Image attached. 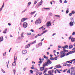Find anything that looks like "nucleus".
I'll use <instances>...</instances> for the list:
<instances>
[{
    "instance_id": "nucleus-25",
    "label": "nucleus",
    "mask_w": 75,
    "mask_h": 75,
    "mask_svg": "<svg viewBox=\"0 0 75 75\" xmlns=\"http://www.w3.org/2000/svg\"><path fill=\"white\" fill-rule=\"evenodd\" d=\"M35 13V11H34V12H32L30 14L31 15H32L33 14H34V13Z\"/></svg>"
},
{
    "instance_id": "nucleus-55",
    "label": "nucleus",
    "mask_w": 75,
    "mask_h": 75,
    "mask_svg": "<svg viewBox=\"0 0 75 75\" xmlns=\"http://www.w3.org/2000/svg\"><path fill=\"white\" fill-rule=\"evenodd\" d=\"M42 30L43 31L44 30H45V28H42Z\"/></svg>"
},
{
    "instance_id": "nucleus-61",
    "label": "nucleus",
    "mask_w": 75,
    "mask_h": 75,
    "mask_svg": "<svg viewBox=\"0 0 75 75\" xmlns=\"http://www.w3.org/2000/svg\"><path fill=\"white\" fill-rule=\"evenodd\" d=\"M52 68H53V67H50L49 69H52Z\"/></svg>"
},
{
    "instance_id": "nucleus-20",
    "label": "nucleus",
    "mask_w": 75,
    "mask_h": 75,
    "mask_svg": "<svg viewBox=\"0 0 75 75\" xmlns=\"http://www.w3.org/2000/svg\"><path fill=\"white\" fill-rule=\"evenodd\" d=\"M44 58L45 59H46L47 60H48V57H47V56H45V55L44 56Z\"/></svg>"
},
{
    "instance_id": "nucleus-21",
    "label": "nucleus",
    "mask_w": 75,
    "mask_h": 75,
    "mask_svg": "<svg viewBox=\"0 0 75 75\" xmlns=\"http://www.w3.org/2000/svg\"><path fill=\"white\" fill-rule=\"evenodd\" d=\"M61 67H62L61 66H59L58 65L56 66V67L57 68H61Z\"/></svg>"
},
{
    "instance_id": "nucleus-14",
    "label": "nucleus",
    "mask_w": 75,
    "mask_h": 75,
    "mask_svg": "<svg viewBox=\"0 0 75 75\" xmlns=\"http://www.w3.org/2000/svg\"><path fill=\"white\" fill-rule=\"evenodd\" d=\"M25 20H26V19L25 18H23L21 20V22H24V21H25Z\"/></svg>"
},
{
    "instance_id": "nucleus-3",
    "label": "nucleus",
    "mask_w": 75,
    "mask_h": 75,
    "mask_svg": "<svg viewBox=\"0 0 75 75\" xmlns=\"http://www.w3.org/2000/svg\"><path fill=\"white\" fill-rule=\"evenodd\" d=\"M17 61V56H16V55L14 56V62L12 64V65L13 66H15L16 65V62Z\"/></svg>"
},
{
    "instance_id": "nucleus-13",
    "label": "nucleus",
    "mask_w": 75,
    "mask_h": 75,
    "mask_svg": "<svg viewBox=\"0 0 75 75\" xmlns=\"http://www.w3.org/2000/svg\"><path fill=\"white\" fill-rule=\"evenodd\" d=\"M42 0H41L40 2L39 3V5H38V6H41L42 4Z\"/></svg>"
},
{
    "instance_id": "nucleus-37",
    "label": "nucleus",
    "mask_w": 75,
    "mask_h": 75,
    "mask_svg": "<svg viewBox=\"0 0 75 75\" xmlns=\"http://www.w3.org/2000/svg\"><path fill=\"white\" fill-rule=\"evenodd\" d=\"M54 60H55L56 61L57 60V59H58L57 58V57H54Z\"/></svg>"
},
{
    "instance_id": "nucleus-26",
    "label": "nucleus",
    "mask_w": 75,
    "mask_h": 75,
    "mask_svg": "<svg viewBox=\"0 0 75 75\" xmlns=\"http://www.w3.org/2000/svg\"><path fill=\"white\" fill-rule=\"evenodd\" d=\"M69 54H70V52H69L67 53L66 54V56H67V55H69Z\"/></svg>"
},
{
    "instance_id": "nucleus-35",
    "label": "nucleus",
    "mask_w": 75,
    "mask_h": 75,
    "mask_svg": "<svg viewBox=\"0 0 75 75\" xmlns=\"http://www.w3.org/2000/svg\"><path fill=\"white\" fill-rule=\"evenodd\" d=\"M42 33H41V34H38L37 35H38V36H41V35H42Z\"/></svg>"
},
{
    "instance_id": "nucleus-17",
    "label": "nucleus",
    "mask_w": 75,
    "mask_h": 75,
    "mask_svg": "<svg viewBox=\"0 0 75 75\" xmlns=\"http://www.w3.org/2000/svg\"><path fill=\"white\" fill-rule=\"evenodd\" d=\"M7 31V29H5L3 32V33L6 34V32Z\"/></svg>"
},
{
    "instance_id": "nucleus-64",
    "label": "nucleus",
    "mask_w": 75,
    "mask_h": 75,
    "mask_svg": "<svg viewBox=\"0 0 75 75\" xmlns=\"http://www.w3.org/2000/svg\"><path fill=\"white\" fill-rule=\"evenodd\" d=\"M8 25L9 26H10V25H11V24H10V23H8Z\"/></svg>"
},
{
    "instance_id": "nucleus-33",
    "label": "nucleus",
    "mask_w": 75,
    "mask_h": 75,
    "mask_svg": "<svg viewBox=\"0 0 75 75\" xmlns=\"http://www.w3.org/2000/svg\"><path fill=\"white\" fill-rule=\"evenodd\" d=\"M50 59H51V60H54V59L53 57H50Z\"/></svg>"
},
{
    "instance_id": "nucleus-16",
    "label": "nucleus",
    "mask_w": 75,
    "mask_h": 75,
    "mask_svg": "<svg viewBox=\"0 0 75 75\" xmlns=\"http://www.w3.org/2000/svg\"><path fill=\"white\" fill-rule=\"evenodd\" d=\"M71 41H72V42H74V41H75V38H72L71 39Z\"/></svg>"
},
{
    "instance_id": "nucleus-58",
    "label": "nucleus",
    "mask_w": 75,
    "mask_h": 75,
    "mask_svg": "<svg viewBox=\"0 0 75 75\" xmlns=\"http://www.w3.org/2000/svg\"><path fill=\"white\" fill-rule=\"evenodd\" d=\"M39 62L40 64H41V63H42V61H41V60H40Z\"/></svg>"
},
{
    "instance_id": "nucleus-53",
    "label": "nucleus",
    "mask_w": 75,
    "mask_h": 75,
    "mask_svg": "<svg viewBox=\"0 0 75 75\" xmlns=\"http://www.w3.org/2000/svg\"><path fill=\"white\" fill-rule=\"evenodd\" d=\"M75 11H72V12H71V13L72 14H75Z\"/></svg>"
},
{
    "instance_id": "nucleus-54",
    "label": "nucleus",
    "mask_w": 75,
    "mask_h": 75,
    "mask_svg": "<svg viewBox=\"0 0 75 75\" xmlns=\"http://www.w3.org/2000/svg\"><path fill=\"white\" fill-rule=\"evenodd\" d=\"M49 16H52V13H49Z\"/></svg>"
},
{
    "instance_id": "nucleus-32",
    "label": "nucleus",
    "mask_w": 75,
    "mask_h": 75,
    "mask_svg": "<svg viewBox=\"0 0 75 75\" xmlns=\"http://www.w3.org/2000/svg\"><path fill=\"white\" fill-rule=\"evenodd\" d=\"M30 73H31V74H32V73H33V71L32 70H30Z\"/></svg>"
},
{
    "instance_id": "nucleus-5",
    "label": "nucleus",
    "mask_w": 75,
    "mask_h": 75,
    "mask_svg": "<svg viewBox=\"0 0 75 75\" xmlns=\"http://www.w3.org/2000/svg\"><path fill=\"white\" fill-rule=\"evenodd\" d=\"M28 26V23L26 22H24L23 23V27L24 28H25L27 27Z\"/></svg>"
},
{
    "instance_id": "nucleus-48",
    "label": "nucleus",
    "mask_w": 75,
    "mask_h": 75,
    "mask_svg": "<svg viewBox=\"0 0 75 75\" xmlns=\"http://www.w3.org/2000/svg\"><path fill=\"white\" fill-rule=\"evenodd\" d=\"M69 12V11L67 10V11H66V14H68V13Z\"/></svg>"
},
{
    "instance_id": "nucleus-12",
    "label": "nucleus",
    "mask_w": 75,
    "mask_h": 75,
    "mask_svg": "<svg viewBox=\"0 0 75 75\" xmlns=\"http://www.w3.org/2000/svg\"><path fill=\"white\" fill-rule=\"evenodd\" d=\"M30 44H31V43L28 44V45L26 46L25 48H29V47H30Z\"/></svg>"
},
{
    "instance_id": "nucleus-23",
    "label": "nucleus",
    "mask_w": 75,
    "mask_h": 75,
    "mask_svg": "<svg viewBox=\"0 0 75 75\" xmlns=\"http://www.w3.org/2000/svg\"><path fill=\"white\" fill-rule=\"evenodd\" d=\"M38 45L39 46H41L42 45V43H40L38 44Z\"/></svg>"
},
{
    "instance_id": "nucleus-30",
    "label": "nucleus",
    "mask_w": 75,
    "mask_h": 75,
    "mask_svg": "<svg viewBox=\"0 0 75 75\" xmlns=\"http://www.w3.org/2000/svg\"><path fill=\"white\" fill-rule=\"evenodd\" d=\"M67 73H69V74H70L71 73V71L70 70H68L67 72Z\"/></svg>"
},
{
    "instance_id": "nucleus-57",
    "label": "nucleus",
    "mask_w": 75,
    "mask_h": 75,
    "mask_svg": "<svg viewBox=\"0 0 75 75\" xmlns=\"http://www.w3.org/2000/svg\"><path fill=\"white\" fill-rule=\"evenodd\" d=\"M75 32H74L73 33H72V35H75Z\"/></svg>"
},
{
    "instance_id": "nucleus-47",
    "label": "nucleus",
    "mask_w": 75,
    "mask_h": 75,
    "mask_svg": "<svg viewBox=\"0 0 75 75\" xmlns=\"http://www.w3.org/2000/svg\"><path fill=\"white\" fill-rule=\"evenodd\" d=\"M16 71H15V69H14L13 70V72L14 73V75H15V74L16 73Z\"/></svg>"
},
{
    "instance_id": "nucleus-6",
    "label": "nucleus",
    "mask_w": 75,
    "mask_h": 75,
    "mask_svg": "<svg viewBox=\"0 0 75 75\" xmlns=\"http://www.w3.org/2000/svg\"><path fill=\"white\" fill-rule=\"evenodd\" d=\"M46 25H47V27H49V26H51V22H48L46 24Z\"/></svg>"
},
{
    "instance_id": "nucleus-43",
    "label": "nucleus",
    "mask_w": 75,
    "mask_h": 75,
    "mask_svg": "<svg viewBox=\"0 0 75 75\" xmlns=\"http://www.w3.org/2000/svg\"><path fill=\"white\" fill-rule=\"evenodd\" d=\"M37 3V1H35V2L34 3V4H36Z\"/></svg>"
},
{
    "instance_id": "nucleus-51",
    "label": "nucleus",
    "mask_w": 75,
    "mask_h": 75,
    "mask_svg": "<svg viewBox=\"0 0 75 75\" xmlns=\"http://www.w3.org/2000/svg\"><path fill=\"white\" fill-rule=\"evenodd\" d=\"M71 37H72V36H70V37H69V40H71Z\"/></svg>"
},
{
    "instance_id": "nucleus-18",
    "label": "nucleus",
    "mask_w": 75,
    "mask_h": 75,
    "mask_svg": "<svg viewBox=\"0 0 75 75\" xmlns=\"http://www.w3.org/2000/svg\"><path fill=\"white\" fill-rule=\"evenodd\" d=\"M73 48V45H70L69 46V49H71Z\"/></svg>"
},
{
    "instance_id": "nucleus-49",
    "label": "nucleus",
    "mask_w": 75,
    "mask_h": 75,
    "mask_svg": "<svg viewBox=\"0 0 75 75\" xmlns=\"http://www.w3.org/2000/svg\"><path fill=\"white\" fill-rule=\"evenodd\" d=\"M59 1L60 3H62V0H60Z\"/></svg>"
},
{
    "instance_id": "nucleus-38",
    "label": "nucleus",
    "mask_w": 75,
    "mask_h": 75,
    "mask_svg": "<svg viewBox=\"0 0 75 75\" xmlns=\"http://www.w3.org/2000/svg\"><path fill=\"white\" fill-rule=\"evenodd\" d=\"M67 66L69 67H70V66L71 65V64H66Z\"/></svg>"
},
{
    "instance_id": "nucleus-2",
    "label": "nucleus",
    "mask_w": 75,
    "mask_h": 75,
    "mask_svg": "<svg viewBox=\"0 0 75 75\" xmlns=\"http://www.w3.org/2000/svg\"><path fill=\"white\" fill-rule=\"evenodd\" d=\"M52 64V62L50 60H47V62H45L43 66H48L49 65H51Z\"/></svg>"
},
{
    "instance_id": "nucleus-59",
    "label": "nucleus",
    "mask_w": 75,
    "mask_h": 75,
    "mask_svg": "<svg viewBox=\"0 0 75 75\" xmlns=\"http://www.w3.org/2000/svg\"><path fill=\"white\" fill-rule=\"evenodd\" d=\"M36 75H38V74H39V72H37L36 73Z\"/></svg>"
},
{
    "instance_id": "nucleus-8",
    "label": "nucleus",
    "mask_w": 75,
    "mask_h": 75,
    "mask_svg": "<svg viewBox=\"0 0 75 75\" xmlns=\"http://www.w3.org/2000/svg\"><path fill=\"white\" fill-rule=\"evenodd\" d=\"M74 22L71 21L69 23V25L70 27H72L74 25Z\"/></svg>"
},
{
    "instance_id": "nucleus-34",
    "label": "nucleus",
    "mask_w": 75,
    "mask_h": 75,
    "mask_svg": "<svg viewBox=\"0 0 75 75\" xmlns=\"http://www.w3.org/2000/svg\"><path fill=\"white\" fill-rule=\"evenodd\" d=\"M6 52H5L3 54L4 57L6 56Z\"/></svg>"
},
{
    "instance_id": "nucleus-40",
    "label": "nucleus",
    "mask_w": 75,
    "mask_h": 75,
    "mask_svg": "<svg viewBox=\"0 0 75 75\" xmlns=\"http://www.w3.org/2000/svg\"><path fill=\"white\" fill-rule=\"evenodd\" d=\"M9 62H10V61L9 60V61H8V64H7V68H8V64L9 63Z\"/></svg>"
},
{
    "instance_id": "nucleus-63",
    "label": "nucleus",
    "mask_w": 75,
    "mask_h": 75,
    "mask_svg": "<svg viewBox=\"0 0 75 75\" xmlns=\"http://www.w3.org/2000/svg\"><path fill=\"white\" fill-rule=\"evenodd\" d=\"M38 37V35H37L35 36V38H37Z\"/></svg>"
},
{
    "instance_id": "nucleus-19",
    "label": "nucleus",
    "mask_w": 75,
    "mask_h": 75,
    "mask_svg": "<svg viewBox=\"0 0 75 75\" xmlns=\"http://www.w3.org/2000/svg\"><path fill=\"white\" fill-rule=\"evenodd\" d=\"M71 72H74V67H71Z\"/></svg>"
},
{
    "instance_id": "nucleus-44",
    "label": "nucleus",
    "mask_w": 75,
    "mask_h": 75,
    "mask_svg": "<svg viewBox=\"0 0 75 75\" xmlns=\"http://www.w3.org/2000/svg\"><path fill=\"white\" fill-rule=\"evenodd\" d=\"M27 34H28V35H31V33H28Z\"/></svg>"
},
{
    "instance_id": "nucleus-41",
    "label": "nucleus",
    "mask_w": 75,
    "mask_h": 75,
    "mask_svg": "<svg viewBox=\"0 0 75 75\" xmlns=\"http://www.w3.org/2000/svg\"><path fill=\"white\" fill-rule=\"evenodd\" d=\"M31 4V2H29L28 3V6H30Z\"/></svg>"
},
{
    "instance_id": "nucleus-31",
    "label": "nucleus",
    "mask_w": 75,
    "mask_h": 75,
    "mask_svg": "<svg viewBox=\"0 0 75 75\" xmlns=\"http://www.w3.org/2000/svg\"><path fill=\"white\" fill-rule=\"evenodd\" d=\"M1 69L3 73H6V72H5V71H4L3 69Z\"/></svg>"
},
{
    "instance_id": "nucleus-52",
    "label": "nucleus",
    "mask_w": 75,
    "mask_h": 75,
    "mask_svg": "<svg viewBox=\"0 0 75 75\" xmlns=\"http://www.w3.org/2000/svg\"><path fill=\"white\" fill-rule=\"evenodd\" d=\"M31 69H34V67H32L30 68Z\"/></svg>"
},
{
    "instance_id": "nucleus-56",
    "label": "nucleus",
    "mask_w": 75,
    "mask_h": 75,
    "mask_svg": "<svg viewBox=\"0 0 75 75\" xmlns=\"http://www.w3.org/2000/svg\"><path fill=\"white\" fill-rule=\"evenodd\" d=\"M65 64H63L64 67H66V66H67V64L65 63Z\"/></svg>"
},
{
    "instance_id": "nucleus-15",
    "label": "nucleus",
    "mask_w": 75,
    "mask_h": 75,
    "mask_svg": "<svg viewBox=\"0 0 75 75\" xmlns=\"http://www.w3.org/2000/svg\"><path fill=\"white\" fill-rule=\"evenodd\" d=\"M0 42H1V41H3V36L1 37L0 38Z\"/></svg>"
},
{
    "instance_id": "nucleus-45",
    "label": "nucleus",
    "mask_w": 75,
    "mask_h": 75,
    "mask_svg": "<svg viewBox=\"0 0 75 75\" xmlns=\"http://www.w3.org/2000/svg\"><path fill=\"white\" fill-rule=\"evenodd\" d=\"M4 3H3L1 7H2V8H3V7H4Z\"/></svg>"
},
{
    "instance_id": "nucleus-60",
    "label": "nucleus",
    "mask_w": 75,
    "mask_h": 75,
    "mask_svg": "<svg viewBox=\"0 0 75 75\" xmlns=\"http://www.w3.org/2000/svg\"><path fill=\"white\" fill-rule=\"evenodd\" d=\"M64 3H68V1H64Z\"/></svg>"
},
{
    "instance_id": "nucleus-50",
    "label": "nucleus",
    "mask_w": 75,
    "mask_h": 75,
    "mask_svg": "<svg viewBox=\"0 0 75 75\" xmlns=\"http://www.w3.org/2000/svg\"><path fill=\"white\" fill-rule=\"evenodd\" d=\"M71 21H73V20H74V18H71Z\"/></svg>"
},
{
    "instance_id": "nucleus-29",
    "label": "nucleus",
    "mask_w": 75,
    "mask_h": 75,
    "mask_svg": "<svg viewBox=\"0 0 75 75\" xmlns=\"http://www.w3.org/2000/svg\"><path fill=\"white\" fill-rule=\"evenodd\" d=\"M35 43H36V40H35L34 41L32 42V44H35Z\"/></svg>"
},
{
    "instance_id": "nucleus-62",
    "label": "nucleus",
    "mask_w": 75,
    "mask_h": 75,
    "mask_svg": "<svg viewBox=\"0 0 75 75\" xmlns=\"http://www.w3.org/2000/svg\"><path fill=\"white\" fill-rule=\"evenodd\" d=\"M58 48H62V47L60 46H58Z\"/></svg>"
},
{
    "instance_id": "nucleus-4",
    "label": "nucleus",
    "mask_w": 75,
    "mask_h": 75,
    "mask_svg": "<svg viewBox=\"0 0 75 75\" xmlns=\"http://www.w3.org/2000/svg\"><path fill=\"white\" fill-rule=\"evenodd\" d=\"M41 23V19L40 18H38L35 22V24L36 25H37V24H40Z\"/></svg>"
},
{
    "instance_id": "nucleus-28",
    "label": "nucleus",
    "mask_w": 75,
    "mask_h": 75,
    "mask_svg": "<svg viewBox=\"0 0 75 75\" xmlns=\"http://www.w3.org/2000/svg\"><path fill=\"white\" fill-rule=\"evenodd\" d=\"M47 32V30H46L45 31H43V33H42V35L43 34H44V33H45Z\"/></svg>"
},
{
    "instance_id": "nucleus-42",
    "label": "nucleus",
    "mask_w": 75,
    "mask_h": 75,
    "mask_svg": "<svg viewBox=\"0 0 75 75\" xmlns=\"http://www.w3.org/2000/svg\"><path fill=\"white\" fill-rule=\"evenodd\" d=\"M72 15V13H70L69 14V16H71Z\"/></svg>"
},
{
    "instance_id": "nucleus-36",
    "label": "nucleus",
    "mask_w": 75,
    "mask_h": 75,
    "mask_svg": "<svg viewBox=\"0 0 75 75\" xmlns=\"http://www.w3.org/2000/svg\"><path fill=\"white\" fill-rule=\"evenodd\" d=\"M27 9H25L23 11H22V13H24V12H25V11H27Z\"/></svg>"
},
{
    "instance_id": "nucleus-1",
    "label": "nucleus",
    "mask_w": 75,
    "mask_h": 75,
    "mask_svg": "<svg viewBox=\"0 0 75 75\" xmlns=\"http://www.w3.org/2000/svg\"><path fill=\"white\" fill-rule=\"evenodd\" d=\"M64 51H62L61 52V55L60 56V57L61 58H63V57H65V55L66 54H65V52H68V50H67L64 49H63Z\"/></svg>"
},
{
    "instance_id": "nucleus-22",
    "label": "nucleus",
    "mask_w": 75,
    "mask_h": 75,
    "mask_svg": "<svg viewBox=\"0 0 75 75\" xmlns=\"http://www.w3.org/2000/svg\"><path fill=\"white\" fill-rule=\"evenodd\" d=\"M69 52H70V54H73L74 52L73 51H71Z\"/></svg>"
},
{
    "instance_id": "nucleus-24",
    "label": "nucleus",
    "mask_w": 75,
    "mask_h": 75,
    "mask_svg": "<svg viewBox=\"0 0 75 75\" xmlns=\"http://www.w3.org/2000/svg\"><path fill=\"white\" fill-rule=\"evenodd\" d=\"M64 48H68L69 47H68V46L67 45H66L64 46Z\"/></svg>"
},
{
    "instance_id": "nucleus-27",
    "label": "nucleus",
    "mask_w": 75,
    "mask_h": 75,
    "mask_svg": "<svg viewBox=\"0 0 75 75\" xmlns=\"http://www.w3.org/2000/svg\"><path fill=\"white\" fill-rule=\"evenodd\" d=\"M45 70L44 71V73H45V72H47V71L48 70V69L47 68L45 69Z\"/></svg>"
},
{
    "instance_id": "nucleus-10",
    "label": "nucleus",
    "mask_w": 75,
    "mask_h": 75,
    "mask_svg": "<svg viewBox=\"0 0 75 75\" xmlns=\"http://www.w3.org/2000/svg\"><path fill=\"white\" fill-rule=\"evenodd\" d=\"M27 52V50H23L22 51V53L23 54H26Z\"/></svg>"
},
{
    "instance_id": "nucleus-11",
    "label": "nucleus",
    "mask_w": 75,
    "mask_h": 75,
    "mask_svg": "<svg viewBox=\"0 0 75 75\" xmlns=\"http://www.w3.org/2000/svg\"><path fill=\"white\" fill-rule=\"evenodd\" d=\"M24 32H22V33L21 34V38H24V36L23 35H24Z\"/></svg>"
},
{
    "instance_id": "nucleus-7",
    "label": "nucleus",
    "mask_w": 75,
    "mask_h": 75,
    "mask_svg": "<svg viewBox=\"0 0 75 75\" xmlns=\"http://www.w3.org/2000/svg\"><path fill=\"white\" fill-rule=\"evenodd\" d=\"M48 74H52L54 73V70H52L50 71H48Z\"/></svg>"
},
{
    "instance_id": "nucleus-9",
    "label": "nucleus",
    "mask_w": 75,
    "mask_h": 75,
    "mask_svg": "<svg viewBox=\"0 0 75 75\" xmlns=\"http://www.w3.org/2000/svg\"><path fill=\"white\" fill-rule=\"evenodd\" d=\"M43 67H42L40 68V71H42L44 69V68H45V66H44V64H43Z\"/></svg>"
},
{
    "instance_id": "nucleus-39",
    "label": "nucleus",
    "mask_w": 75,
    "mask_h": 75,
    "mask_svg": "<svg viewBox=\"0 0 75 75\" xmlns=\"http://www.w3.org/2000/svg\"><path fill=\"white\" fill-rule=\"evenodd\" d=\"M43 9H44V10H48V9H50L49 8H43Z\"/></svg>"
},
{
    "instance_id": "nucleus-46",
    "label": "nucleus",
    "mask_w": 75,
    "mask_h": 75,
    "mask_svg": "<svg viewBox=\"0 0 75 75\" xmlns=\"http://www.w3.org/2000/svg\"><path fill=\"white\" fill-rule=\"evenodd\" d=\"M31 31H32V32H33V33H34V30L33 29H31L30 30Z\"/></svg>"
}]
</instances>
